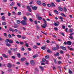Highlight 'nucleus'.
I'll return each mask as SVG.
<instances>
[{"instance_id":"obj_1","label":"nucleus","mask_w":74,"mask_h":74,"mask_svg":"<svg viewBox=\"0 0 74 74\" xmlns=\"http://www.w3.org/2000/svg\"><path fill=\"white\" fill-rule=\"evenodd\" d=\"M43 21L44 23H45L43 24V26L41 25V26L42 27L44 28V29H45V28L46 27V26H47V22H46V21H45V19L44 18L43 19Z\"/></svg>"},{"instance_id":"obj_2","label":"nucleus","mask_w":74,"mask_h":74,"mask_svg":"<svg viewBox=\"0 0 74 74\" xmlns=\"http://www.w3.org/2000/svg\"><path fill=\"white\" fill-rule=\"evenodd\" d=\"M21 24L23 25H27V23H26V22L25 20H22L21 21Z\"/></svg>"},{"instance_id":"obj_3","label":"nucleus","mask_w":74,"mask_h":74,"mask_svg":"<svg viewBox=\"0 0 74 74\" xmlns=\"http://www.w3.org/2000/svg\"><path fill=\"white\" fill-rule=\"evenodd\" d=\"M5 42H6L7 43H8V42H9V43L11 44H12V43H13V41L10 40L8 39H6V41Z\"/></svg>"},{"instance_id":"obj_4","label":"nucleus","mask_w":74,"mask_h":74,"mask_svg":"<svg viewBox=\"0 0 74 74\" xmlns=\"http://www.w3.org/2000/svg\"><path fill=\"white\" fill-rule=\"evenodd\" d=\"M60 47L61 49H62V50H63L64 51H66V47H64V46L62 47V46H60Z\"/></svg>"},{"instance_id":"obj_5","label":"nucleus","mask_w":74,"mask_h":74,"mask_svg":"<svg viewBox=\"0 0 74 74\" xmlns=\"http://www.w3.org/2000/svg\"><path fill=\"white\" fill-rule=\"evenodd\" d=\"M30 63L32 66H33L35 64L34 61L33 60H32L30 62Z\"/></svg>"},{"instance_id":"obj_6","label":"nucleus","mask_w":74,"mask_h":74,"mask_svg":"<svg viewBox=\"0 0 74 74\" xmlns=\"http://www.w3.org/2000/svg\"><path fill=\"white\" fill-rule=\"evenodd\" d=\"M32 9L34 11H35V10H37V7L36 6H34L32 7Z\"/></svg>"},{"instance_id":"obj_7","label":"nucleus","mask_w":74,"mask_h":74,"mask_svg":"<svg viewBox=\"0 0 74 74\" xmlns=\"http://www.w3.org/2000/svg\"><path fill=\"white\" fill-rule=\"evenodd\" d=\"M2 56L3 57H4V58H8V56L4 54H3Z\"/></svg>"},{"instance_id":"obj_8","label":"nucleus","mask_w":74,"mask_h":74,"mask_svg":"<svg viewBox=\"0 0 74 74\" xmlns=\"http://www.w3.org/2000/svg\"><path fill=\"white\" fill-rule=\"evenodd\" d=\"M67 45H71V42L70 41H68L66 42Z\"/></svg>"},{"instance_id":"obj_9","label":"nucleus","mask_w":74,"mask_h":74,"mask_svg":"<svg viewBox=\"0 0 74 74\" xmlns=\"http://www.w3.org/2000/svg\"><path fill=\"white\" fill-rule=\"evenodd\" d=\"M51 7H56V5H55V3H51Z\"/></svg>"},{"instance_id":"obj_10","label":"nucleus","mask_w":74,"mask_h":74,"mask_svg":"<svg viewBox=\"0 0 74 74\" xmlns=\"http://www.w3.org/2000/svg\"><path fill=\"white\" fill-rule=\"evenodd\" d=\"M27 9H28V11L29 12H32V9L30 8L29 6H27Z\"/></svg>"},{"instance_id":"obj_11","label":"nucleus","mask_w":74,"mask_h":74,"mask_svg":"<svg viewBox=\"0 0 74 74\" xmlns=\"http://www.w3.org/2000/svg\"><path fill=\"white\" fill-rule=\"evenodd\" d=\"M12 66V65L10 63H8V64H7L8 67H9V68H10V67H11Z\"/></svg>"},{"instance_id":"obj_12","label":"nucleus","mask_w":74,"mask_h":74,"mask_svg":"<svg viewBox=\"0 0 74 74\" xmlns=\"http://www.w3.org/2000/svg\"><path fill=\"white\" fill-rule=\"evenodd\" d=\"M58 9L60 11H63V8L60 6L58 7Z\"/></svg>"},{"instance_id":"obj_13","label":"nucleus","mask_w":74,"mask_h":74,"mask_svg":"<svg viewBox=\"0 0 74 74\" xmlns=\"http://www.w3.org/2000/svg\"><path fill=\"white\" fill-rule=\"evenodd\" d=\"M52 49L53 51H56V50H58V49L56 48V47H52Z\"/></svg>"},{"instance_id":"obj_14","label":"nucleus","mask_w":74,"mask_h":74,"mask_svg":"<svg viewBox=\"0 0 74 74\" xmlns=\"http://www.w3.org/2000/svg\"><path fill=\"white\" fill-rule=\"evenodd\" d=\"M46 48V46H44L43 47H41L42 49H43V50H45Z\"/></svg>"},{"instance_id":"obj_15","label":"nucleus","mask_w":74,"mask_h":74,"mask_svg":"<svg viewBox=\"0 0 74 74\" xmlns=\"http://www.w3.org/2000/svg\"><path fill=\"white\" fill-rule=\"evenodd\" d=\"M59 56V53H56L54 54V56Z\"/></svg>"},{"instance_id":"obj_16","label":"nucleus","mask_w":74,"mask_h":74,"mask_svg":"<svg viewBox=\"0 0 74 74\" xmlns=\"http://www.w3.org/2000/svg\"><path fill=\"white\" fill-rule=\"evenodd\" d=\"M25 59L26 58H22L21 59V62H23L24 60H25Z\"/></svg>"},{"instance_id":"obj_17","label":"nucleus","mask_w":74,"mask_h":74,"mask_svg":"<svg viewBox=\"0 0 74 74\" xmlns=\"http://www.w3.org/2000/svg\"><path fill=\"white\" fill-rule=\"evenodd\" d=\"M37 3L38 5H40L41 4V1H37Z\"/></svg>"},{"instance_id":"obj_18","label":"nucleus","mask_w":74,"mask_h":74,"mask_svg":"<svg viewBox=\"0 0 74 74\" xmlns=\"http://www.w3.org/2000/svg\"><path fill=\"white\" fill-rule=\"evenodd\" d=\"M67 47L69 49V50H70L71 51H73V48H71L70 47V46H68Z\"/></svg>"},{"instance_id":"obj_19","label":"nucleus","mask_w":74,"mask_h":74,"mask_svg":"<svg viewBox=\"0 0 74 74\" xmlns=\"http://www.w3.org/2000/svg\"><path fill=\"white\" fill-rule=\"evenodd\" d=\"M53 25L54 26H59V24L56 23H53Z\"/></svg>"},{"instance_id":"obj_20","label":"nucleus","mask_w":74,"mask_h":74,"mask_svg":"<svg viewBox=\"0 0 74 74\" xmlns=\"http://www.w3.org/2000/svg\"><path fill=\"white\" fill-rule=\"evenodd\" d=\"M26 15L27 16H29V15H31V14L29 12H27L26 13Z\"/></svg>"},{"instance_id":"obj_21","label":"nucleus","mask_w":74,"mask_h":74,"mask_svg":"<svg viewBox=\"0 0 74 74\" xmlns=\"http://www.w3.org/2000/svg\"><path fill=\"white\" fill-rule=\"evenodd\" d=\"M9 30L11 32H14V30L11 28H10Z\"/></svg>"},{"instance_id":"obj_22","label":"nucleus","mask_w":74,"mask_h":74,"mask_svg":"<svg viewBox=\"0 0 74 74\" xmlns=\"http://www.w3.org/2000/svg\"><path fill=\"white\" fill-rule=\"evenodd\" d=\"M21 21H20L19 20H18L17 21L16 23H17V24H20V23H21Z\"/></svg>"},{"instance_id":"obj_23","label":"nucleus","mask_w":74,"mask_h":74,"mask_svg":"<svg viewBox=\"0 0 74 74\" xmlns=\"http://www.w3.org/2000/svg\"><path fill=\"white\" fill-rule=\"evenodd\" d=\"M54 12L56 14H59V12L57 10H54Z\"/></svg>"},{"instance_id":"obj_24","label":"nucleus","mask_w":74,"mask_h":74,"mask_svg":"<svg viewBox=\"0 0 74 74\" xmlns=\"http://www.w3.org/2000/svg\"><path fill=\"white\" fill-rule=\"evenodd\" d=\"M6 24L7 23L5 22H3L2 23V24L3 25H6Z\"/></svg>"},{"instance_id":"obj_25","label":"nucleus","mask_w":74,"mask_h":74,"mask_svg":"<svg viewBox=\"0 0 74 74\" xmlns=\"http://www.w3.org/2000/svg\"><path fill=\"white\" fill-rule=\"evenodd\" d=\"M60 54H62V55H63L64 54V52L62 50H61L60 52Z\"/></svg>"},{"instance_id":"obj_26","label":"nucleus","mask_w":74,"mask_h":74,"mask_svg":"<svg viewBox=\"0 0 74 74\" xmlns=\"http://www.w3.org/2000/svg\"><path fill=\"white\" fill-rule=\"evenodd\" d=\"M1 19H2V20L3 21H5V17H4V16H3L1 17Z\"/></svg>"},{"instance_id":"obj_27","label":"nucleus","mask_w":74,"mask_h":74,"mask_svg":"<svg viewBox=\"0 0 74 74\" xmlns=\"http://www.w3.org/2000/svg\"><path fill=\"white\" fill-rule=\"evenodd\" d=\"M56 48H57V49H59V45H58L57 44L56 45Z\"/></svg>"},{"instance_id":"obj_28","label":"nucleus","mask_w":74,"mask_h":74,"mask_svg":"<svg viewBox=\"0 0 74 74\" xmlns=\"http://www.w3.org/2000/svg\"><path fill=\"white\" fill-rule=\"evenodd\" d=\"M37 18L38 20H41V19H42V17H41L40 16L38 17Z\"/></svg>"},{"instance_id":"obj_29","label":"nucleus","mask_w":74,"mask_h":74,"mask_svg":"<svg viewBox=\"0 0 74 74\" xmlns=\"http://www.w3.org/2000/svg\"><path fill=\"white\" fill-rule=\"evenodd\" d=\"M69 74H72L73 73V72L71 71V70L70 69H69Z\"/></svg>"},{"instance_id":"obj_30","label":"nucleus","mask_w":74,"mask_h":74,"mask_svg":"<svg viewBox=\"0 0 74 74\" xmlns=\"http://www.w3.org/2000/svg\"><path fill=\"white\" fill-rule=\"evenodd\" d=\"M47 52H48V53H52V51L49 50H47Z\"/></svg>"},{"instance_id":"obj_31","label":"nucleus","mask_w":74,"mask_h":74,"mask_svg":"<svg viewBox=\"0 0 74 74\" xmlns=\"http://www.w3.org/2000/svg\"><path fill=\"white\" fill-rule=\"evenodd\" d=\"M64 11L65 12H66V11H67V9H66V7H64Z\"/></svg>"},{"instance_id":"obj_32","label":"nucleus","mask_w":74,"mask_h":74,"mask_svg":"<svg viewBox=\"0 0 74 74\" xmlns=\"http://www.w3.org/2000/svg\"><path fill=\"white\" fill-rule=\"evenodd\" d=\"M13 27H14V28H17V27H18V25H16L14 26Z\"/></svg>"},{"instance_id":"obj_33","label":"nucleus","mask_w":74,"mask_h":74,"mask_svg":"<svg viewBox=\"0 0 74 74\" xmlns=\"http://www.w3.org/2000/svg\"><path fill=\"white\" fill-rule=\"evenodd\" d=\"M6 46H8V47H11V44H10L7 43L6 44Z\"/></svg>"},{"instance_id":"obj_34","label":"nucleus","mask_w":74,"mask_h":74,"mask_svg":"<svg viewBox=\"0 0 74 74\" xmlns=\"http://www.w3.org/2000/svg\"><path fill=\"white\" fill-rule=\"evenodd\" d=\"M8 37L10 38H12V36H11V34H9L8 35Z\"/></svg>"},{"instance_id":"obj_35","label":"nucleus","mask_w":74,"mask_h":74,"mask_svg":"<svg viewBox=\"0 0 74 74\" xmlns=\"http://www.w3.org/2000/svg\"><path fill=\"white\" fill-rule=\"evenodd\" d=\"M17 48H15V49H13V51L14 52H16V51H17Z\"/></svg>"},{"instance_id":"obj_36","label":"nucleus","mask_w":74,"mask_h":74,"mask_svg":"<svg viewBox=\"0 0 74 74\" xmlns=\"http://www.w3.org/2000/svg\"><path fill=\"white\" fill-rule=\"evenodd\" d=\"M17 37H18V38H21V37H22V36L19 35H17Z\"/></svg>"},{"instance_id":"obj_37","label":"nucleus","mask_w":74,"mask_h":74,"mask_svg":"<svg viewBox=\"0 0 74 74\" xmlns=\"http://www.w3.org/2000/svg\"><path fill=\"white\" fill-rule=\"evenodd\" d=\"M39 67L42 70H43L44 69V68H43V67L41 66H40Z\"/></svg>"},{"instance_id":"obj_38","label":"nucleus","mask_w":74,"mask_h":74,"mask_svg":"<svg viewBox=\"0 0 74 74\" xmlns=\"http://www.w3.org/2000/svg\"><path fill=\"white\" fill-rule=\"evenodd\" d=\"M17 56H18V58H21V54H20V53H18L17 54Z\"/></svg>"},{"instance_id":"obj_39","label":"nucleus","mask_w":74,"mask_h":74,"mask_svg":"<svg viewBox=\"0 0 74 74\" xmlns=\"http://www.w3.org/2000/svg\"><path fill=\"white\" fill-rule=\"evenodd\" d=\"M46 61V59L45 58H43L42 59V62H45Z\"/></svg>"},{"instance_id":"obj_40","label":"nucleus","mask_w":74,"mask_h":74,"mask_svg":"<svg viewBox=\"0 0 74 74\" xmlns=\"http://www.w3.org/2000/svg\"><path fill=\"white\" fill-rule=\"evenodd\" d=\"M18 15H22V13H21V12H19L18 13Z\"/></svg>"},{"instance_id":"obj_41","label":"nucleus","mask_w":74,"mask_h":74,"mask_svg":"<svg viewBox=\"0 0 74 74\" xmlns=\"http://www.w3.org/2000/svg\"><path fill=\"white\" fill-rule=\"evenodd\" d=\"M42 5L43 6H44V7H46V6L47 5H46V4L45 3H43Z\"/></svg>"},{"instance_id":"obj_42","label":"nucleus","mask_w":74,"mask_h":74,"mask_svg":"<svg viewBox=\"0 0 74 74\" xmlns=\"http://www.w3.org/2000/svg\"><path fill=\"white\" fill-rule=\"evenodd\" d=\"M14 3L13 2H12L10 4V6H12L13 5H14Z\"/></svg>"},{"instance_id":"obj_43","label":"nucleus","mask_w":74,"mask_h":74,"mask_svg":"<svg viewBox=\"0 0 74 74\" xmlns=\"http://www.w3.org/2000/svg\"><path fill=\"white\" fill-rule=\"evenodd\" d=\"M25 64L26 65H27V66H28V65H29V63L27 62V61H25Z\"/></svg>"},{"instance_id":"obj_44","label":"nucleus","mask_w":74,"mask_h":74,"mask_svg":"<svg viewBox=\"0 0 74 74\" xmlns=\"http://www.w3.org/2000/svg\"><path fill=\"white\" fill-rule=\"evenodd\" d=\"M61 15L62 16H64V17H66V16H65V15H64V14L63 13H61Z\"/></svg>"},{"instance_id":"obj_45","label":"nucleus","mask_w":74,"mask_h":74,"mask_svg":"<svg viewBox=\"0 0 74 74\" xmlns=\"http://www.w3.org/2000/svg\"><path fill=\"white\" fill-rule=\"evenodd\" d=\"M23 19L25 21H26L27 20V18H26V17L25 16L23 17Z\"/></svg>"},{"instance_id":"obj_46","label":"nucleus","mask_w":74,"mask_h":74,"mask_svg":"<svg viewBox=\"0 0 74 74\" xmlns=\"http://www.w3.org/2000/svg\"><path fill=\"white\" fill-rule=\"evenodd\" d=\"M45 58L47 59H49V56H45Z\"/></svg>"},{"instance_id":"obj_47","label":"nucleus","mask_w":74,"mask_h":74,"mask_svg":"<svg viewBox=\"0 0 74 74\" xmlns=\"http://www.w3.org/2000/svg\"><path fill=\"white\" fill-rule=\"evenodd\" d=\"M47 6L49 7H51V5L49 4H47Z\"/></svg>"},{"instance_id":"obj_48","label":"nucleus","mask_w":74,"mask_h":74,"mask_svg":"<svg viewBox=\"0 0 74 74\" xmlns=\"http://www.w3.org/2000/svg\"><path fill=\"white\" fill-rule=\"evenodd\" d=\"M8 53H9V55H11V51L10 50H9L8 51Z\"/></svg>"},{"instance_id":"obj_49","label":"nucleus","mask_w":74,"mask_h":74,"mask_svg":"<svg viewBox=\"0 0 74 74\" xmlns=\"http://www.w3.org/2000/svg\"><path fill=\"white\" fill-rule=\"evenodd\" d=\"M25 46L26 47H29V45H28V43H26L25 44Z\"/></svg>"},{"instance_id":"obj_50","label":"nucleus","mask_w":74,"mask_h":74,"mask_svg":"<svg viewBox=\"0 0 74 74\" xmlns=\"http://www.w3.org/2000/svg\"><path fill=\"white\" fill-rule=\"evenodd\" d=\"M12 14H13V15H16V13L15 12H12Z\"/></svg>"},{"instance_id":"obj_51","label":"nucleus","mask_w":74,"mask_h":74,"mask_svg":"<svg viewBox=\"0 0 74 74\" xmlns=\"http://www.w3.org/2000/svg\"><path fill=\"white\" fill-rule=\"evenodd\" d=\"M20 44L21 45H23V43L22 41H20Z\"/></svg>"},{"instance_id":"obj_52","label":"nucleus","mask_w":74,"mask_h":74,"mask_svg":"<svg viewBox=\"0 0 74 74\" xmlns=\"http://www.w3.org/2000/svg\"><path fill=\"white\" fill-rule=\"evenodd\" d=\"M62 27L63 29H66V27H65V26L64 25H62Z\"/></svg>"},{"instance_id":"obj_53","label":"nucleus","mask_w":74,"mask_h":74,"mask_svg":"<svg viewBox=\"0 0 74 74\" xmlns=\"http://www.w3.org/2000/svg\"><path fill=\"white\" fill-rule=\"evenodd\" d=\"M17 5L18 6V7H21V4L19 3H17Z\"/></svg>"},{"instance_id":"obj_54","label":"nucleus","mask_w":74,"mask_h":74,"mask_svg":"<svg viewBox=\"0 0 74 74\" xmlns=\"http://www.w3.org/2000/svg\"><path fill=\"white\" fill-rule=\"evenodd\" d=\"M54 62L55 64H57V62H56V59H54Z\"/></svg>"},{"instance_id":"obj_55","label":"nucleus","mask_w":74,"mask_h":74,"mask_svg":"<svg viewBox=\"0 0 74 74\" xmlns=\"http://www.w3.org/2000/svg\"><path fill=\"white\" fill-rule=\"evenodd\" d=\"M40 27L39 26H38V25H36V28L37 29H40Z\"/></svg>"},{"instance_id":"obj_56","label":"nucleus","mask_w":74,"mask_h":74,"mask_svg":"<svg viewBox=\"0 0 74 74\" xmlns=\"http://www.w3.org/2000/svg\"><path fill=\"white\" fill-rule=\"evenodd\" d=\"M21 50L22 51H25V49L23 47H22L21 48Z\"/></svg>"},{"instance_id":"obj_57","label":"nucleus","mask_w":74,"mask_h":74,"mask_svg":"<svg viewBox=\"0 0 74 74\" xmlns=\"http://www.w3.org/2000/svg\"><path fill=\"white\" fill-rule=\"evenodd\" d=\"M69 32H70V33H72V32H73V30H72V29H69Z\"/></svg>"},{"instance_id":"obj_58","label":"nucleus","mask_w":74,"mask_h":74,"mask_svg":"<svg viewBox=\"0 0 74 74\" xmlns=\"http://www.w3.org/2000/svg\"><path fill=\"white\" fill-rule=\"evenodd\" d=\"M12 58V59H15L16 58L14 56H12L11 57Z\"/></svg>"},{"instance_id":"obj_59","label":"nucleus","mask_w":74,"mask_h":74,"mask_svg":"<svg viewBox=\"0 0 74 74\" xmlns=\"http://www.w3.org/2000/svg\"><path fill=\"white\" fill-rule=\"evenodd\" d=\"M36 16L37 18L38 17H40V14H37Z\"/></svg>"},{"instance_id":"obj_60","label":"nucleus","mask_w":74,"mask_h":74,"mask_svg":"<svg viewBox=\"0 0 74 74\" xmlns=\"http://www.w3.org/2000/svg\"><path fill=\"white\" fill-rule=\"evenodd\" d=\"M56 1L58 3H59V2H60V0H56Z\"/></svg>"},{"instance_id":"obj_61","label":"nucleus","mask_w":74,"mask_h":74,"mask_svg":"<svg viewBox=\"0 0 74 74\" xmlns=\"http://www.w3.org/2000/svg\"><path fill=\"white\" fill-rule=\"evenodd\" d=\"M60 63H62V62L60 61H58V64H60Z\"/></svg>"},{"instance_id":"obj_62","label":"nucleus","mask_w":74,"mask_h":74,"mask_svg":"<svg viewBox=\"0 0 74 74\" xmlns=\"http://www.w3.org/2000/svg\"><path fill=\"white\" fill-rule=\"evenodd\" d=\"M29 20L30 21H31V22H33V20L31 18H30L29 19Z\"/></svg>"},{"instance_id":"obj_63","label":"nucleus","mask_w":74,"mask_h":74,"mask_svg":"<svg viewBox=\"0 0 74 74\" xmlns=\"http://www.w3.org/2000/svg\"><path fill=\"white\" fill-rule=\"evenodd\" d=\"M35 24H36V25H37V21H35L34 22Z\"/></svg>"},{"instance_id":"obj_64","label":"nucleus","mask_w":74,"mask_h":74,"mask_svg":"<svg viewBox=\"0 0 74 74\" xmlns=\"http://www.w3.org/2000/svg\"><path fill=\"white\" fill-rule=\"evenodd\" d=\"M16 44H19V42L18 41H16Z\"/></svg>"}]
</instances>
